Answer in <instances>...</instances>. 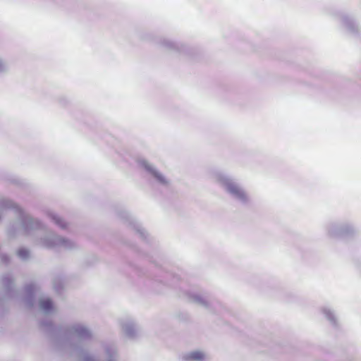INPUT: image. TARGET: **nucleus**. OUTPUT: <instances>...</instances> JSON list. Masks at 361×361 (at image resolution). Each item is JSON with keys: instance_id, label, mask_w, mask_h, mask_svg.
Instances as JSON below:
<instances>
[{"instance_id": "20e7f679", "label": "nucleus", "mask_w": 361, "mask_h": 361, "mask_svg": "<svg viewBox=\"0 0 361 361\" xmlns=\"http://www.w3.org/2000/svg\"><path fill=\"white\" fill-rule=\"evenodd\" d=\"M52 307V303L49 300H42L39 302V308L45 314L51 312Z\"/></svg>"}, {"instance_id": "9d476101", "label": "nucleus", "mask_w": 361, "mask_h": 361, "mask_svg": "<svg viewBox=\"0 0 361 361\" xmlns=\"http://www.w3.org/2000/svg\"><path fill=\"white\" fill-rule=\"evenodd\" d=\"M54 219L55 220L56 224H57L61 227H65V224L62 222L61 219H60L59 218H54Z\"/></svg>"}, {"instance_id": "f03ea898", "label": "nucleus", "mask_w": 361, "mask_h": 361, "mask_svg": "<svg viewBox=\"0 0 361 361\" xmlns=\"http://www.w3.org/2000/svg\"><path fill=\"white\" fill-rule=\"evenodd\" d=\"M122 329L124 334L129 336L132 337L135 335L136 332V326L135 323L131 320L123 321L121 323Z\"/></svg>"}, {"instance_id": "f257e3e1", "label": "nucleus", "mask_w": 361, "mask_h": 361, "mask_svg": "<svg viewBox=\"0 0 361 361\" xmlns=\"http://www.w3.org/2000/svg\"><path fill=\"white\" fill-rule=\"evenodd\" d=\"M207 358V355L204 352L198 350L190 351L183 355L184 361H206Z\"/></svg>"}, {"instance_id": "1a4fd4ad", "label": "nucleus", "mask_w": 361, "mask_h": 361, "mask_svg": "<svg viewBox=\"0 0 361 361\" xmlns=\"http://www.w3.org/2000/svg\"><path fill=\"white\" fill-rule=\"evenodd\" d=\"M18 255L20 257H22V258H23V259H25V258H26V257H28V255H29V252H28V251H27V250H25V249H20V250L18 251Z\"/></svg>"}, {"instance_id": "7ed1b4c3", "label": "nucleus", "mask_w": 361, "mask_h": 361, "mask_svg": "<svg viewBox=\"0 0 361 361\" xmlns=\"http://www.w3.org/2000/svg\"><path fill=\"white\" fill-rule=\"evenodd\" d=\"M73 333L79 338H86L90 335L88 329L82 325H76L72 328Z\"/></svg>"}, {"instance_id": "0eeeda50", "label": "nucleus", "mask_w": 361, "mask_h": 361, "mask_svg": "<svg viewBox=\"0 0 361 361\" xmlns=\"http://www.w3.org/2000/svg\"><path fill=\"white\" fill-rule=\"evenodd\" d=\"M228 189L233 194H235L238 196H243V192L241 191V190L238 186L233 184L228 185Z\"/></svg>"}, {"instance_id": "39448f33", "label": "nucleus", "mask_w": 361, "mask_h": 361, "mask_svg": "<svg viewBox=\"0 0 361 361\" xmlns=\"http://www.w3.org/2000/svg\"><path fill=\"white\" fill-rule=\"evenodd\" d=\"M192 295V298L191 300L197 303L198 305L200 306H204V307H206L207 305V302L206 300V299L204 298V295H197V294H195V295Z\"/></svg>"}, {"instance_id": "6e6552de", "label": "nucleus", "mask_w": 361, "mask_h": 361, "mask_svg": "<svg viewBox=\"0 0 361 361\" xmlns=\"http://www.w3.org/2000/svg\"><path fill=\"white\" fill-rule=\"evenodd\" d=\"M109 357V361H114L116 357V351L114 348L109 349L106 352Z\"/></svg>"}, {"instance_id": "423d86ee", "label": "nucleus", "mask_w": 361, "mask_h": 361, "mask_svg": "<svg viewBox=\"0 0 361 361\" xmlns=\"http://www.w3.org/2000/svg\"><path fill=\"white\" fill-rule=\"evenodd\" d=\"M325 317L331 322H336V317L334 312L329 308H325L323 310Z\"/></svg>"}]
</instances>
